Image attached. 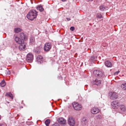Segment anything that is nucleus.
Instances as JSON below:
<instances>
[{
    "mask_svg": "<svg viewBox=\"0 0 126 126\" xmlns=\"http://www.w3.org/2000/svg\"><path fill=\"white\" fill-rule=\"evenodd\" d=\"M37 15V12L35 10H31L27 16V18L32 20L35 18Z\"/></svg>",
    "mask_w": 126,
    "mask_h": 126,
    "instance_id": "nucleus-1",
    "label": "nucleus"
},
{
    "mask_svg": "<svg viewBox=\"0 0 126 126\" xmlns=\"http://www.w3.org/2000/svg\"><path fill=\"white\" fill-rule=\"evenodd\" d=\"M68 123L70 126H73L75 124V121L74 118L72 116L68 117Z\"/></svg>",
    "mask_w": 126,
    "mask_h": 126,
    "instance_id": "nucleus-2",
    "label": "nucleus"
},
{
    "mask_svg": "<svg viewBox=\"0 0 126 126\" xmlns=\"http://www.w3.org/2000/svg\"><path fill=\"white\" fill-rule=\"evenodd\" d=\"M72 106L73 108L76 110H81V106L77 102H74L73 103Z\"/></svg>",
    "mask_w": 126,
    "mask_h": 126,
    "instance_id": "nucleus-3",
    "label": "nucleus"
},
{
    "mask_svg": "<svg viewBox=\"0 0 126 126\" xmlns=\"http://www.w3.org/2000/svg\"><path fill=\"white\" fill-rule=\"evenodd\" d=\"M33 55L32 53H29L27 55L26 60L28 62L32 63L33 60Z\"/></svg>",
    "mask_w": 126,
    "mask_h": 126,
    "instance_id": "nucleus-4",
    "label": "nucleus"
},
{
    "mask_svg": "<svg viewBox=\"0 0 126 126\" xmlns=\"http://www.w3.org/2000/svg\"><path fill=\"white\" fill-rule=\"evenodd\" d=\"M51 44L49 43H46L44 47V50L45 51H48L49 50L51 47Z\"/></svg>",
    "mask_w": 126,
    "mask_h": 126,
    "instance_id": "nucleus-5",
    "label": "nucleus"
},
{
    "mask_svg": "<svg viewBox=\"0 0 126 126\" xmlns=\"http://www.w3.org/2000/svg\"><path fill=\"white\" fill-rule=\"evenodd\" d=\"M110 98L112 99H117L118 97V95L115 92H110L109 94Z\"/></svg>",
    "mask_w": 126,
    "mask_h": 126,
    "instance_id": "nucleus-6",
    "label": "nucleus"
},
{
    "mask_svg": "<svg viewBox=\"0 0 126 126\" xmlns=\"http://www.w3.org/2000/svg\"><path fill=\"white\" fill-rule=\"evenodd\" d=\"M94 73L96 76H97L99 77L102 76L103 74V72L102 71L98 70H94Z\"/></svg>",
    "mask_w": 126,
    "mask_h": 126,
    "instance_id": "nucleus-7",
    "label": "nucleus"
},
{
    "mask_svg": "<svg viewBox=\"0 0 126 126\" xmlns=\"http://www.w3.org/2000/svg\"><path fill=\"white\" fill-rule=\"evenodd\" d=\"M119 105V103L117 101H114L111 103V106L113 109H117Z\"/></svg>",
    "mask_w": 126,
    "mask_h": 126,
    "instance_id": "nucleus-8",
    "label": "nucleus"
},
{
    "mask_svg": "<svg viewBox=\"0 0 126 126\" xmlns=\"http://www.w3.org/2000/svg\"><path fill=\"white\" fill-rule=\"evenodd\" d=\"M58 121L59 123L62 125H64L66 124V120L62 117L59 118Z\"/></svg>",
    "mask_w": 126,
    "mask_h": 126,
    "instance_id": "nucleus-9",
    "label": "nucleus"
},
{
    "mask_svg": "<svg viewBox=\"0 0 126 126\" xmlns=\"http://www.w3.org/2000/svg\"><path fill=\"white\" fill-rule=\"evenodd\" d=\"M100 111V110L97 108H93L91 110V112L93 114H96Z\"/></svg>",
    "mask_w": 126,
    "mask_h": 126,
    "instance_id": "nucleus-10",
    "label": "nucleus"
},
{
    "mask_svg": "<svg viewBox=\"0 0 126 126\" xmlns=\"http://www.w3.org/2000/svg\"><path fill=\"white\" fill-rule=\"evenodd\" d=\"M20 37L23 41V40H26L27 39V36L23 32L20 33Z\"/></svg>",
    "mask_w": 126,
    "mask_h": 126,
    "instance_id": "nucleus-11",
    "label": "nucleus"
},
{
    "mask_svg": "<svg viewBox=\"0 0 126 126\" xmlns=\"http://www.w3.org/2000/svg\"><path fill=\"white\" fill-rule=\"evenodd\" d=\"M93 84L97 85H99L101 83V81L96 79L94 80H93Z\"/></svg>",
    "mask_w": 126,
    "mask_h": 126,
    "instance_id": "nucleus-12",
    "label": "nucleus"
},
{
    "mask_svg": "<svg viewBox=\"0 0 126 126\" xmlns=\"http://www.w3.org/2000/svg\"><path fill=\"white\" fill-rule=\"evenodd\" d=\"M19 47V48L20 50H24L26 48V45L23 43L21 44Z\"/></svg>",
    "mask_w": 126,
    "mask_h": 126,
    "instance_id": "nucleus-13",
    "label": "nucleus"
},
{
    "mask_svg": "<svg viewBox=\"0 0 126 126\" xmlns=\"http://www.w3.org/2000/svg\"><path fill=\"white\" fill-rule=\"evenodd\" d=\"M43 57L42 56L38 55L36 58V60L38 63H41L43 62Z\"/></svg>",
    "mask_w": 126,
    "mask_h": 126,
    "instance_id": "nucleus-14",
    "label": "nucleus"
},
{
    "mask_svg": "<svg viewBox=\"0 0 126 126\" xmlns=\"http://www.w3.org/2000/svg\"><path fill=\"white\" fill-rule=\"evenodd\" d=\"M42 49V48L41 47H38L35 49L34 51L36 53L39 54L41 52Z\"/></svg>",
    "mask_w": 126,
    "mask_h": 126,
    "instance_id": "nucleus-15",
    "label": "nucleus"
},
{
    "mask_svg": "<svg viewBox=\"0 0 126 126\" xmlns=\"http://www.w3.org/2000/svg\"><path fill=\"white\" fill-rule=\"evenodd\" d=\"M105 64L106 66L108 67H111L112 65L111 62L109 61H106L105 62Z\"/></svg>",
    "mask_w": 126,
    "mask_h": 126,
    "instance_id": "nucleus-16",
    "label": "nucleus"
},
{
    "mask_svg": "<svg viewBox=\"0 0 126 126\" xmlns=\"http://www.w3.org/2000/svg\"><path fill=\"white\" fill-rule=\"evenodd\" d=\"M15 39L16 42L19 44H20L24 42L23 41L17 37H16Z\"/></svg>",
    "mask_w": 126,
    "mask_h": 126,
    "instance_id": "nucleus-17",
    "label": "nucleus"
},
{
    "mask_svg": "<svg viewBox=\"0 0 126 126\" xmlns=\"http://www.w3.org/2000/svg\"><path fill=\"white\" fill-rule=\"evenodd\" d=\"M88 121L86 118H83L81 122L82 125L84 126L87 124Z\"/></svg>",
    "mask_w": 126,
    "mask_h": 126,
    "instance_id": "nucleus-18",
    "label": "nucleus"
},
{
    "mask_svg": "<svg viewBox=\"0 0 126 126\" xmlns=\"http://www.w3.org/2000/svg\"><path fill=\"white\" fill-rule=\"evenodd\" d=\"M119 107L122 111L125 112L126 111V107L124 105H120Z\"/></svg>",
    "mask_w": 126,
    "mask_h": 126,
    "instance_id": "nucleus-19",
    "label": "nucleus"
},
{
    "mask_svg": "<svg viewBox=\"0 0 126 126\" xmlns=\"http://www.w3.org/2000/svg\"><path fill=\"white\" fill-rule=\"evenodd\" d=\"M30 43L31 44H33L35 43V41L34 37L32 36L30 37Z\"/></svg>",
    "mask_w": 126,
    "mask_h": 126,
    "instance_id": "nucleus-20",
    "label": "nucleus"
},
{
    "mask_svg": "<svg viewBox=\"0 0 126 126\" xmlns=\"http://www.w3.org/2000/svg\"><path fill=\"white\" fill-rule=\"evenodd\" d=\"M36 8L37 10H39L41 12L43 11L44 10V9L41 5H38Z\"/></svg>",
    "mask_w": 126,
    "mask_h": 126,
    "instance_id": "nucleus-21",
    "label": "nucleus"
},
{
    "mask_svg": "<svg viewBox=\"0 0 126 126\" xmlns=\"http://www.w3.org/2000/svg\"><path fill=\"white\" fill-rule=\"evenodd\" d=\"M22 30L19 28H16L14 29V32L15 33H18L21 32Z\"/></svg>",
    "mask_w": 126,
    "mask_h": 126,
    "instance_id": "nucleus-22",
    "label": "nucleus"
},
{
    "mask_svg": "<svg viewBox=\"0 0 126 126\" xmlns=\"http://www.w3.org/2000/svg\"><path fill=\"white\" fill-rule=\"evenodd\" d=\"M121 87L124 90L126 91V83H124L121 85Z\"/></svg>",
    "mask_w": 126,
    "mask_h": 126,
    "instance_id": "nucleus-23",
    "label": "nucleus"
},
{
    "mask_svg": "<svg viewBox=\"0 0 126 126\" xmlns=\"http://www.w3.org/2000/svg\"><path fill=\"white\" fill-rule=\"evenodd\" d=\"M96 57H95L94 56H92L91 58L89 60L90 61L92 62H94V61L96 60Z\"/></svg>",
    "mask_w": 126,
    "mask_h": 126,
    "instance_id": "nucleus-24",
    "label": "nucleus"
},
{
    "mask_svg": "<svg viewBox=\"0 0 126 126\" xmlns=\"http://www.w3.org/2000/svg\"><path fill=\"white\" fill-rule=\"evenodd\" d=\"M6 83L4 80L2 81L0 83V86L2 87H4L6 85Z\"/></svg>",
    "mask_w": 126,
    "mask_h": 126,
    "instance_id": "nucleus-25",
    "label": "nucleus"
},
{
    "mask_svg": "<svg viewBox=\"0 0 126 126\" xmlns=\"http://www.w3.org/2000/svg\"><path fill=\"white\" fill-rule=\"evenodd\" d=\"M6 95L10 97L12 99H13V94L11 93H7Z\"/></svg>",
    "mask_w": 126,
    "mask_h": 126,
    "instance_id": "nucleus-26",
    "label": "nucleus"
},
{
    "mask_svg": "<svg viewBox=\"0 0 126 126\" xmlns=\"http://www.w3.org/2000/svg\"><path fill=\"white\" fill-rule=\"evenodd\" d=\"M99 9L101 11H105L107 9L105 8L103 6H100L99 7Z\"/></svg>",
    "mask_w": 126,
    "mask_h": 126,
    "instance_id": "nucleus-27",
    "label": "nucleus"
},
{
    "mask_svg": "<svg viewBox=\"0 0 126 126\" xmlns=\"http://www.w3.org/2000/svg\"><path fill=\"white\" fill-rule=\"evenodd\" d=\"M50 122V120L49 119L47 120L45 122V123L47 126H48Z\"/></svg>",
    "mask_w": 126,
    "mask_h": 126,
    "instance_id": "nucleus-28",
    "label": "nucleus"
},
{
    "mask_svg": "<svg viewBox=\"0 0 126 126\" xmlns=\"http://www.w3.org/2000/svg\"><path fill=\"white\" fill-rule=\"evenodd\" d=\"M96 17L99 18H102V16L99 14H98L96 15Z\"/></svg>",
    "mask_w": 126,
    "mask_h": 126,
    "instance_id": "nucleus-29",
    "label": "nucleus"
},
{
    "mask_svg": "<svg viewBox=\"0 0 126 126\" xmlns=\"http://www.w3.org/2000/svg\"><path fill=\"white\" fill-rule=\"evenodd\" d=\"M5 73L7 75H9L10 74L11 72L9 70H8L6 71Z\"/></svg>",
    "mask_w": 126,
    "mask_h": 126,
    "instance_id": "nucleus-30",
    "label": "nucleus"
},
{
    "mask_svg": "<svg viewBox=\"0 0 126 126\" xmlns=\"http://www.w3.org/2000/svg\"><path fill=\"white\" fill-rule=\"evenodd\" d=\"M70 29L71 31H73L74 30L75 28L73 27H70Z\"/></svg>",
    "mask_w": 126,
    "mask_h": 126,
    "instance_id": "nucleus-31",
    "label": "nucleus"
},
{
    "mask_svg": "<svg viewBox=\"0 0 126 126\" xmlns=\"http://www.w3.org/2000/svg\"><path fill=\"white\" fill-rule=\"evenodd\" d=\"M52 126H60L59 124L58 123H55Z\"/></svg>",
    "mask_w": 126,
    "mask_h": 126,
    "instance_id": "nucleus-32",
    "label": "nucleus"
},
{
    "mask_svg": "<svg viewBox=\"0 0 126 126\" xmlns=\"http://www.w3.org/2000/svg\"><path fill=\"white\" fill-rule=\"evenodd\" d=\"M0 126H7L5 124H0Z\"/></svg>",
    "mask_w": 126,
    "mask_h": 126,
    "instance_id": "nucleus-33",
    "label": "nucleus"
},
{
    "mask_svg": "<svg viewBox=\"0 0 126 126\" xmlns=\"http://www.w3.org/2000/svg\"><path fill=\"white\" fill-rule=\"evenodd\" d=\"M119 71H116V72H115V73H114V74L115 75H117L119 73Z\"/></svg>",
    "mask_w": 126,
    "mask_h": 126,
    "instance_id": "nucleus-34",
    "label": "nucleus"
},
{
    "mask_svg": "<svg viewBox=\"0 0 126 126\" xmlns=\"http://www.w3.org/2000/svg\"><path fill=\"white\" fill-rule=\"evenodd\" d=\"M66 19L68 21H69L71 20L69 18H67Z\"/></svg>",
    "mask_w": 126,
    "mask_h": 126,
    "instance_id": "nucleus-35",
    "label": "nucleus"
},
{
    "mask_svg": "<svg viewBox=\"0 0 126 126\" xmlns=\"http://www.w3.org/2000/svg\"><path fill=\"white\" fill-rule=\"evenodd\" d=\"M66 0H62L63 1H66Z\"/></svg>",
    "mask_w": 126,
    "mask_h": 126,
    "instance_id": "nucleus-36",
    "label": "nucleus"
},
{
    "mask_svg": "<svg viewBox=\"0 0 126 126\" xmlns=\"http://www.w3.org/2000/svg\"><path fill=\"white\" fill-rule=\"evenodd\" d=\"M93 0H88V1H92Z\"/></svg>",
    "mask_w": 126,
    "mask_h": 126,
    "instance_id": "nucleus-37",
    "label": "nucleus"
}]
</instances>
